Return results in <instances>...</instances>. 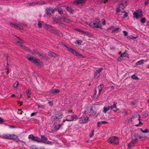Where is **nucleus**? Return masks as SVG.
<instances>
[{"mask_svg": "<svg viewBox=\"0 0 149 149\" xmlns=\"http://www.w3.org/2000/svg\"><path fill=\"white\" fill-rule=\"evenodd\" d=\"M103 88V85L100 84L95 88V93L93 95L94 98H97L99 96L100 92Z\"/></svg>", "mask_w": 149, "mask_h": 149, "instance_id": "f257e3e1", "label": "nucleus"}, {"mask_svg": "<svg viewBox=\"0 0 149 149\" xmlns=\"http://www.w3.org/2000/svg\"><path fill=\"white\" fill-rule=\"evenodd\" d=\"M63 45L66 47L69 51L73 54L76 55L79 57L84 58V57L83 56L80 54H79L77 52L75 51L74 49L69 47L65 44H63Z\"/></svg>", "mask_w": 149, "mask_h": 149, "instance_id": "f03ea898", "label": "nucleus"}, {"mask_svg": "<svg viewBox=\"0 0 149 149\" xmlns=\"http://www.w3.org/2000/svg\"><path fill=\"white\" fill-rule=\"evenodd\" d=\"M95 21L97 22L98 21L97 23H91L89 24V26L92 27H95L97 28H99L101 29H102V26L100 24V22L99 21V19H95Z\"/></svg>", "mask_w": 149, "mask_h": 149, "instance_id": "7ed1b4c3", "label": "nucleus"}, {"mask_svg": "<svg viewBox=\"0 0 149 149\" xmlns=\"http://www.w3.org/2000/svg\"><path fill=\"white\" fill-rule=\"evenodd\" d=\"M109 143L114 144H117L119 143V138L116 136H113L109 138L108 139Z\"/></svg>", "mask_w": 149, "mask_h": 149, "instance_id": "20e7f679", "label": "nucleus"}, {"mask_svg": "<svg viewBox=\"0 0 149 149\" xmlns=\"http://www.w3.org/2000/svg\"><path fill=\"white\" fill-rule=\"evenodd\" d=\"M133 15L137 19L141 18L143 16L142 11L141 9L138 10L134 12Z\"/></svg>", "mask_w": 149, "mask_h": 149, "instance_id": "39448f33", "label": "nucleus"}, {"mask_svg": "<svg viewBox=\"0 0 149 149\" xmlns=\"http://www.w3.org/2000/svg\"><path fill=\"white\" fill-rule=\"evenodd\" d=\"M30 62L33 63L38 66H40L42 65V62H41L40 59H38L34 57L30 60Z\"/></svg>", "mask_w": 149, "mask_h": 149, "instance_id": "423d86ee", "label": "nucleus"}, {"mask_svg": "<svg viewBox=\"0 0 149 149\" xmlns=\"http://www.w3.org/2000/svg\"><path fill=\"white\" fill-rule=\"evenodd\" d=\"M28 138L30 140H31L38 143L40 142V139L38 137L35 136L33 134H30L28 136Z\"/></svg>", "mask_w": 149, "mask_h": 149, "instance_id": "0eeeda50", "label": "nucleus"}, {"mask_svg": "<svg viewBox=\"0 0 149 149\" xmlns=\"http://www.w3.org/2000/svg\"><path fill=\"white\" fill-rule=\"evenodd\" d=\"M126 5V2L125 1L124 3H120L119 6L117 8L116 11L118 12H121V10H123L125 8Z\"/></svg>", "mask_w": 149, "mask_h": 149, "instance_id": "6e6552de", "label": "nucleus"}, {"mask_svg": "<svg viewBox=\"0 0 149 149\" xmlns=\"http://www.w3.org/2000/svg\"><path fill=\"white\" fill-rule=\"evenodd\" d=\"M43 27L47 30L52 32L54 31L55 30V28L54 27L46 24H44Z\"/></svg>", "mask_w": 149, "mask_h": 149, "instance_id": "1a4fd4ad", "label": "nucleus"}, {"mask_svg": "<svg viewBox=\"0 0 149 149\" xmlns=\"http://www.w3.org/2000/svg\"><path fill=\"white\" fill-rule=\"evenodd\" d=\"M63 116V115L62 113L56 114L52 117V120H58L62 118Z\"/></svg>", "mask_w": 149, "mask_h": 149, "instance_id": "9d476101", "label": "nucleus"}, {"mask_svg": "<svg viewBox=\"0 0 149 149\" xmlns=\"http://www.w3.org/2000/svg\"><path fill=\"white\" fill-rule=\"evenodd\" d=\"M88 118L85 116H82L79 118V122L81 123H85L87 122Z\"/></svg>", "mask_w": 149, "mask_h": 149, "instance_id": "9b49d317", "label": "nucleus"}, {"mask_svg": "<svg viewBox=\"0 0 149 149\" xmlns=\"http://www.w3.org/2000/svg\"><path fill=\"white\" fill-rule=\"evenodd\" d=\"M138 139L136 138L134 139L128 145V147L130 148L134 146L138 141Z\"/></svg>", "mask_w": 149, "mask_h": 149, "instance_id": "f8f14e48", "label": "nucleus"}, {"mask_svg": "<svg viewBox=\"0 0 149 149\" xmlns=\"http://www.w3.org/2000/svg\"><path fill=\"white\" fill-rule=\"evenodd\" d=\"M103 70L102 68H100L96 70L95 72L94 77L95 79H97L100 75V72Z\"/></svg>", "mask_w": 149, "mask_h": 149, "instance_id": "ddd939ff", "label": "nucleus"}, {"mask_svg": "<svg viewBox=\"0 0 149 149\" xmlns=\"http://www.w3.org/2000/svg\"><path fill=\"white\" fill-rule=\"evenodd\" d=\"M137 118L138 120H140V116L137 113H135L134 114L132 117L128 120L129 122H131L132 121V119L133 118Z\"/></svg>", "mask_w": 149, "mask_h": 149, "instance_id": "4468645a", "label": "nucleus"}, {"mask_svg": "<svg viewBox=\"0 0 149 149\" xmlns=\"http://www.w3.org/2000/svg\"><path fill=\"white\" fill-rule=\"evenodd\" d=\"M31 53L34 55H38V57L41 58H45L44 56H43L42 54L39 53L36 50H33V51H32Z\"/></svg>", "mask_w": 149, "mask_h": 149, "instance_id": "2eb2a0df", "label": "nucleus"}, {"mask_svg": "<svg viewBox=\"0 0 149 149\" xmlns=\"http://www.w3.org/2000/svg\"><path fill=\"white\" fill-rule=\"evenodd\" d=\"M62 125L61 124H54L53 125V128L55 131H57L59 130L62 126Z\"/></svg>", "mask_w": 149, "mask_h": 149, "instance_id": "dca6fc26", "label": "nucleus"}, {"mask_svg": "<svg viewBox=\"0 0 149 149\" xmlns=\"http://www.w3.org/2000/svg\"><path fill=\"white\" fill-rule=\"evenodd\" d=\"M77 116L75 115H73L72 116H71V119H64L63 120V122H64L65 121H71L73 120H75V119H77Z\"/></svg>", "mask_w": 149, "mask_h": 149, "instance_id": "f3484780", "label": "nucleus"}, {"mask_svg": "<svg viewBox=\"0 0 149 149\" xmlns=\"http://www.w3.org/2000/svg\"><path fill=\"white\" fill-rule=\"evenodd\" d=\"M88 113L91 116H94L96 113V112L93 110L92 108H91L88 110Z\"/></svg>", "mask_w": 149, "mask_h": 149, "instance_id": "a211bd4d", "label": "nucleus"}, {"mask_svg": "<svg viewBox=\"0 0 149 149\" xmlns=\"http://www.w3.org/2000/svg\"><path fill=\"white\" fill-rule=\"evenodd\" d=\"M10 25L11 26L13 27L15 29H19L22 28V26L18 24H13L12 23L10 24Z\"/></svg>", "mask_w": 149, "mask_h": 149, "instance_id": "6ab92c4d", "label": "nucleus"}, {"mask_svg": "<svg viewBox=\"0 0 149 149\" xmlns=\"http://www.w3.org/2000/svg\"><path fill=\"white\" fill-rule=\"evenodd\" d=\"M41 139H40V142H42L44 143H46L48 141V139L44 135H41Z\"/></svg>", "mask_w": 149, "mask_h": 149, "instance_id": "aec40b11", "label": "nucleus"}, {"mask_svg": "<svg viewBox=\"0 0 149 149\" xmlns=\"http://www.w3.org/2000/svg\"><path fill=\"white\" fill-rule=\"evenodd\" d=\"M148 60H143L142 59L138 62H137L136 64V65H141L143 64L144 63V62H146Z\"/></svg>", "mask_w": 149, "mask_h": 149, "instance_id": "412c9836", "label": "nucleus"}, {"mask_svg": "<svg viewBox=\"0 0 149 149\" xmlns=\"http://www.w3.org/2000/svg\"><path fill=\"white\" fill-rule=\"evenodd\" d=\"M48 55L49 56L54 58H56V57L58 56L55 53L51 51H49L48 52Z\"/></svg>", "mask_w": 149, "mask_h": 149, "instance_id": "4be33fe9", "label": "nucleus"}, {"mask_svg": "<svg viewBox=\"0 0 149 149\" xmlns=\"http://www.w3.org/2000/svg\"><path fill=\"white\" fill-rule=\"evenodd\" d=\"M22 43H23V41L22 40H21L20 41H18L17 42L16 44L18 46H21L22 48L24 49L27 50V49H26L25 46L22 45Z\"/></svg>", "mask_w": 149, "mask_h": 149, "instance_id": "5701e85b", "label": "nucleus"}, {"mask_svg": "<svg viewBox=\"0 0 149 149\" xmlns=\"http://www.w3.org/2000/svg\"><path fill=\"white\" fill-rule=\"evenodd\" d=\"M86 0H76L74 2L75 5H78L79 3H84L85 2Z\"/></svg>", "mask_w": 149, "mask_h": 149, "instance_id": "b1692460", "label": "nucleus"}, {"mask_svg": "<svg viewBox=\"0 0 149 149\" xmlns=\"http://www.w3.org/2000/svg\"><path fill=\"white\" fill-rule=\"evenodd\" d=\"M61 19L64 22L68 23H71L72 22V21L69 19H67L63 17L61 18Z\"/></svg>", "mask_w": 149, "mask_h": 149, "instance_id": "393cba45", "label": "nucleus"}, {"mask_svg": "<svg viewBox=\"0 0 149 149\" xmlns=\"http://www.w3.org/2000/svg\"><path fill=\"white\" fill-rule=\"evenodd\" d=\"M0 137L1 138H4L7 139H10V134H4L3 135L1 136H0Z\"/></svg>", "mask_w": 149, "mask_h": 149, "instance_id": "a878e982", "label": "nucleus"}, {"mask_svg": "<svg viewBox=\"0 0 149 149\" xmlns=\"http://www.w3.org/2000/svg\"><path fill=\"white\" fill-rule=\"evenodd\" d=\"M110 109L111 107L110 106H108L107 107H104L103 108V112L105 114Z\"/></svg>", "mask_w": 149, "mask_h": 149, "instance_id": "bb28decb", "label": "nucleus"}, {"mask_svg": "<svg viewBox=\"0 0 149 149\" xmlns=\"http://www.w3.org/2000/svg\"><path fill=\"white\" fill-rule=\"evenodd\" d=\"M29 4L30 6H35L38 4H41V3H40L39 1H36L29 3Z\"/></svg>", "mask_w": 149, "mask_h": 149, "instance_id": "cd10ccee", "label": "nucleus"}, {"mask_svg": "<svg viewBox=\"0 0 149 149\" xmlns=\"http://www.w3.org/2000/svg\"><path fill=\"white\" fill-rule=\"evenodd\" d=\"M30 149H45L43 147H40L39 148L36 147L35 146H32L30 147Z\"/></svg>", "mask_w": 149, "mask_h": 149, "instance_id": "c85d7f7f", "label": "nucleus"}, {"mask_svg": "<svg viewBox=\"0 0 149 149\" xmlns=\"http://www.w3.org/2000/svg\"><path fill=\"white\" fill-rule=\"evenodd\" d=\"M55 10L58 12V13L60 14H63V12L61 8H58L56 9H55Z\"/></svg>", "mask_w": 149, "mask_h": 149, "instance_id": "c756f323", "label": "nucleus"}, {"mask_svg": "<svg viewBox=\"0 0 149 149\" xmlns=\"http://www.w3.org/2000/svg\"><path fill=\"white\" fill-rule=\"evenodd\" d=\"M59 92V90L57 89H54L52 90L51 91V93L52 94H54L58 93Z\"/></svg>", "mask_w": 149, "mask_h": 149, "instance_id": "7c9ffc66", "label": "nucleus"}, {"mask_svg": "<svg viewBox=\"0 0 149 149\" xmlns=\"http://www.w3.org/2000/svg\"><path fill=\"white\" fill-rule=\"evenodd\" d=\"M10 139H15L17 138V136L14 134H10Z\"/></svg>", "mask_w": 149, "mask_h": 149, "instance_id": "2f4dec72", "label": "nucleus"}, {"mask_svg": "<svg viewBox=\"0 0 149 149\" xmlns=\"http://www.w3.org/2000/svg\"><path fill=\"white\" fill-rule=\"evenodd\" d=\"M50 8H47L46 9V13L48 15H50Z\"/></svg>", "mask_w": 149, "mask_h": 149, "instance_id": "473e14b6", "label": "nucleus"}, {"mask_svg": "<svg viewBox=\"0 0 149 149\" xmlns=\"http://www.w3.org/2000/svg\"><path fill=\"white\" fill-rule=\"evenodd\" d=\"M132 78L136 80H138L139 79V78L137 77V75L135 74H134L132 76Z\"/></svg>", "mask_w": 149, "mask_h": 149, "instance_id": "72a5a7b5", "label": "nucleus"}, {"mask_svg": "<svg viewBox=\"0 0 149 149\" xmlns=\"http://www.w3.org/2000/svg\"><path fill=\"white\" fill-rule=\"evenodd\" d=\"M44 23L43 22H39L38 23V26L39 28H40L42 27V25L43 26L44 25H43Z\"/></svg>", "mask_w": 149, "mask_h": 149, "instance_id": "f704fd0d", "label": "nucleus"}, {"mask_svg": "<svg viewBox=\"0 0 149 149\" xmlns=\"http://www.w3.org/2000/svg\"><path fill=\"white\" fill-rule=\"evenodd\" d=\"M82 41L81 40H78L76 41L75 42V43L79 45H80L82 43Z\"/></svg>", "mask_w": 149, "mask_h": 149, "instance_id": "c9c22d12", "label": "nucleus"}, {"mask_svg": "<svg viewBox=\"0 0 149 149\" xmlns=\"http://www.w3.org/2000/svg\"><path fill=\"white\" fill-rule=\"evenodd\" d=\"M121 13H125V14L123 16V18H126L128 16L127 13L125 11H121Z\"/></svg>", "mask_w": 149, "mask_h": 149, "instance_id": "e433bc0d", "label": "nucleus"}, {"mask_svg": "<svg viewBox=\"0 0 149 149\" xmlns=\"http://www.w3.org/2000/svg\"><path fill=\"white\" fill-rule=\"evenodd\" d=\"M34 57L33 56H31L29 54L27 55V58L28 60H29L30 61V60H31V59L33 58Z\"/></svg>", "mask_w": 149, "mask_h": 149, "instance_id": "4c0bfd02", "label": "nucleus"}, {"mask_svg": "<svg viewBox=\"0 0 149 149\" xmlns=\"http://www.w3.org/2000/svg\"><path fill=\"white\" fill-rule=\"evenodd\" d=\"M31 92L29 90H26V94L27 96L29 98L30 97V95L31 94Z\"/></svg>", "mask_w": 149, "mask_h": 149, "instance_id": "58836bf2", "label": "nucleus"}, {"mask_svg": "<svg viewBox=\"0 0 149 149\" xmlns=\"http://www.w3.org/2000/svg\"><path fill=\"white\" fill-rule=\"evenodd\" d=\"M117 103L116 102H114L113 104L110 107L111 108V109H113L114 108H116V104Z\"/></svg>", "mask_w": 149, "mask_h": 149, "instance_id": "ea45409f", "label": "nucleus"}, {"mask_svg": "<svg viewBox=\"0 0 149 149\" xmlns=\"http://www.w3.org/2000/svg\"><path fill=\"white\" fill-rule=\"evenodd\" d=\"M54 142L51 141H47V142H46V144H49L50 145H52L54 144Z\"/></svg>", "mask_w": 149, "mask_h": 149, "instance_id": "a19ab883", "label": "nucleus"}, {"mask_svg": "<svg viewBox=\"0 0 149 149\" xmlns=\"http://www.w3.org/2000/svg\"><path fill=\"white\" fill-rule=\"evenodd\" d=\"M66 10L70 13H72L73 10L69 7H67L66 8Z\"/></svg>", "mask_w": 149, "mask_h": 149, "instance_id": "79ce46f5", "label": "nucleus"}, {"mask_svg": "<svg viewBox=\"0 0 149 149\" xmlns=\"http://www.w3.org/2000/svg\"><path fill=\"white\" fill-rule=\"evenodd\" d=\"M121 55L123 57H127L129 56L128 54L127 53L125 52L123 53Z\"/></svg>", "mask_w": 149, "mask_h": 149, "instance_id": "37998d69", "label": "nucleus"}, {"mask_svg": "<svg viewBox=\"0 0 149 149\" xmlns=\"http://www.w3.org/2000/svg\"><path fill=\"white\" fill-rule=\"evenodd\" d=\"M18 84L19 82L17 81H16L14 84V87L15 88H17L18 86Z\"/></svg>", "mask_w": 149, "mask_h": 149, "instance_id": "c03bdc74", "label": "nucleus"}, {"mask_svg": "<svg viewBox=\"0 0 149 149\" xmlns=\"http://www.w3.org/2000/svg\"><path fill=\"white\" fill-rule=\"evenodd\" d=\"M137 37H134L132 35H130V36H129L127 37V38L130 39H136L137 38Z\"/></svg>", "mask_w": 149, "mask_h": 149, "instance_id": "a18cd8bd", "label": "nucleus"}, {"mask_svg": "<svg viewBox=\"0 0 149 149\" xmlns=\"http://www.w3.org/2000/svg\"><path fill=\"white\" fill-rule=\"evenodd\" d=\"M141 131L143 133H148L149 132V130L147 129H146L144 130H142V129H141Z\"/></svg>", "mask_w": 149, "mask_h": 149, "instance_id": "49530a36", "label": "nucleus"}, {"mask_svg": "<svg viewBox=\"0 0 149 149\" xmlns=\"http://www.w3.org/2000/svg\"><path fill=\"white\" fill-rule=\"evenodd\" d=\"M146 19L144 18H143L141 19V22L142 23H145Z\"/></svg>", "mask_w": 149, "mask_h": 149, "instance_id": "de8ad7c7", "label": "nucleus"}, {"mask_svg": "<svg viewBox=\"0 0 149 149\" xmlns=\"http://www.w3.org/2000/svg\"><path fill=\"white\" fill-rule=\"evenodd\" d=\"M123 56H122L121 55H120V56L119 57L118 59V61H121L123 59Z\"/></svg>", "mask_w": 149, "mask_h": 149, "instance_id": "09e8293b", "label": "nucleus"}, {"mask_svg": "<svg viewBox=\"0 0 149 149\" xmlns=\"http://www.w3.org/2000/svg\"><path fill=\"white\" fill-rule=\"evenodd\" d=\"M94 130H93L92 131V133H91V134H90V136H89L91 138L94 135Z\"/></svg>", "mask_w": 149, "mask_h": 149, "instance_id": "8fccbe9b", "label": "nucleus"}, {"mask_svg": "<svg viewBox=\"0 0 149 149\" xmlns=\"http://www.w3.org/2000/svg\"><path fill=\"white\" fill-rule=\"evenodd\" d=\"M74 29L79 32H83V30L77 28H75Z\"/></svg>", "mask_w": 149, "mask_h": 149, "instance_id": "3c124183", "label": "nucleus"}, {"mask_svg": "<svg viewBox=\"0 0 149 149\" xmlns=\"http://www.w3.org/2000/svg\"><path fill=\"white\" fill-rule=\"evenodd\" d=\"M101 122V123H102V124H106L108 123V122L107 121H103Z\"/></svg>", "mask_w": 149, "mask_h": 149, "instance_id": "603ef678", "label": "nucleus"}, {"mask_svg": "<svg viewBox=\"0 0 149 149\" xmlns=\"http://www.w3.org/2000/svg\"><path fill=\"white\" fill-rule=\"evenodd\" d=\"M48 103L49 104L50 106H52L53 104V103L51 101H49L48 102Z\"/></svg>", "mask_w": 149, "mask_h": 149, "instance_id": "864d4df0", "label": "nucleus"}, {"mask_svg": "<svg viewBox=\"0 0 149 149\" xmlns=\"http://www.w3.org/2000/svg\"><path fill=\"white\" fill-rule=\"evenodd\" d=\"M123 33L124 34V35L125 36H126L127 35V32L125 31H123Z\"/></svg>", "mask_w": 149, "mask_h": 149, "instance_id": "5fc2aeb1", "label": "nucleus"}, {"mask_svg": "<svg viewBox=\"0 0 149 149\" xmlns=\"http://www.w3.org/2000/svg\"><path fill=\"white\" fill-rule=\"evenodd\" d=\"M109 0H102L100 2L103 3H106V2H108Z\"/></svg>", "mask_w": 149, "mask_h": 149, "instance_id": "6e6d98bb", "label": "nucleus"}, {"mask_svg": "<svg viewBox=\"0 0 149 149\" xmlns=\"http://www.w3.org/2000/svg\"><path fill=\"white\" fill-rule=\"evenodd\" d=\"M101 122H99L97 123V125L98 127H100L102 123H101Z\"/></svg>", "mask_w": 149, "mask_h": 149, "instance_id": "4d7b16f0", "label": "nucleus"}, {"mask_svg": "<svg viewBox=\"0 0 149 149\" xmlns=\"http://www.w3.org/2000/svg\"><path fill=\"white\" fill-rule=\"evenodd\" d=\"M50 10L51 12L52 13H54L55 11V10L54 9L50 8Z\"/></svg>", "mask_w": 149, "mask_h": 149, "instance_id": "13d9d810", "label": "nucleus"}, {"mask_svg": "<svg viewBox=\"0 0 149 149\" xmlns=\"http://www.w3.org/2000/svg\"><path fill=\"white\" fill-rule=\"evenodd\" d=\"M119 29V28H117L114 29L113 31L112 32H116V31H118Z\"/></svg>", "mask_w": 149, "mask_h": 149, "instance_id": "bf43d9fd", "label": "nucleus"}, {"mask_svg": "<svg viewBox=\"0 0 149 149\" xmlns=\"http://www.w3.org/2000/svg\"><path fill=\"white\" fill-rule=\"evenodd\" d=\"M102 21H103V22H102V24L103 25H105V20L104 19H103Z\"/></svg>", "mask_w": 149, "mask_h": 149, "instance_id": "052dcab7", "label": "nucleus"}, {"mask_svg": "<svg viewBox=\"0 0 149 149\" xmlns=\"http://www.w3.org/2000/svg\"><path fill=\"white\" fill-rule=\"evenodd\" d=\"M139 120V124L136 125V126H138L139 125H142L143 124V123L140 121V120Z\"/></svg>", "mask_w": 149, "mask_h": 149, "instance_id": "680f3d73", "label": "nucleus"}, {"mask_svg": "<svg viewBox=\"0 0 149 149\" xmlns=\"http://www.w3.org/2000/svg\"><path fill=\"white\" fill-rule=\"evenodd\" d=\"M149 3V0H146L145 3V4L146 5H147L148 3Z\"/></svg>", "mask_w": 149, "mask_h": 149, "instance_id": "e2e57ef3", "label": "nucleus"}, {"mask_svg": "<svg viewBox=\"0 0 149 149\" xmlns=\"http://www.w3.org/2000/svg\"><path fill=\"white\" fill-rule=\"evenodd\" d=\"M22 113V111L21 109H19L18 111V113L21 114Z\"/></svg>", "mask_w": 149, "mask_h": 149, "instance_id": "0e129e2a", "label": "nucleus"}, {"mask_svg": "<svg viewBox=\"0 0 149 149\" xmlns=\"http://www.w3.org/2000/svg\"><path fill=\"white\" fill-rule=\"evenodd\" d=\"M36 114V113L33 112L31 113V116H33L34 115H35Z\"/></svg>", "mask_w": 149, "mask_h": 149, "instance_id": "69168bd1", "label": "nucleus"}, {"mask_svg": "<svg viewBox=\"0 0 149 149\" xmlns=\"http://www.w3.org/2000/svg\"><path fill=\"white\" fill-rule=\"evenodd\" d=\"M119 109L118 108H117L115 110H113V111L115 112H116L117 111H119Z\"/></svg>", "mask_w": 149, "mask_h": 149, "instance_id": "338daca9", "label": "nucleus"}, {"mask_svg": "<svg viewBox=\"0 0 149 149\" xmlns=\"http://www.w3.org/2000/svg\"><path fill=\"white\" fill-rule=\"evenodd\" d=\"M6 72L7 73V74L9 73V70L8 69V68H6Z\"/></svg>", "mask_w": 149, "mask_h": 149, "instance_id": "774afa93", "label": "nucleus"}]
</instances>
